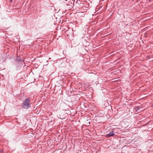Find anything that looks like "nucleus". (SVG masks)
I'll list each match as a JSON object with an SVG mask.
<instances>
[{"mask_svg":"<svg viewBox=\"0 0 153 153\" xmlns=\"http://www.w3.org/2000/svg\"><path fill=\"white\" fill-rule=\"evenodd\" d=\"M30 101L29 100L27 99H26L23 103L22 107L24 109L29 108L30 106Z\"/></svg>","mask_w":153,"mask_h":153,"instance_id":"f257e3e1","label":"nucleus"},{"mask_svg":"<svg viewBox=\"0 0 153 153\" xmlns=\"http://www.w3.org/2000/svg\"><path fill=\"white\" fill-rule=\"evenodd\" d=\"M114 135H115V134H114V131H112L110 132L108 134H107L106 136L109 137H110L113 136Z\"/></svg>","mask_w":153,"mask_h":153,"instance_id":"f03ea898","label":"nucleus"},{"mask_svg":"<svg viewBox=\"0 0 153 153\" xmlns=\"http://www.w3.org/2000/svg\"><path fill=\"white\" fill-rule=\"evenodd\" d=\"M141 108H141L140 107H136L134 108V111L137 112L138 110H140Z\"/></svg>","mask_w":153,"mask_h":153,"instance_id":"7ed1b4c3","label":"nucleus"},{"mask_svg":"<svg viewBox=\"0 0 153 153\" xmlns=\"http://www.w3.org/2000/svg\"><path fill=\"white\" fill-rule=\"evenodd\" d=\"M79 15L81 16L82 17L85 16V14L83 13V12H81L79 13Z\"/></svg>","mask_w":153,"mask_h":153,"instance_id":"20e7f679","label":"nucleus"},{"mask_svg":"<svg viewBox=\"0 0 153 153\" xmlns=\"http://www.w3.org/2000/svg\"><path fill=\"white\" fill-rule=\"evenodd\" d=\"M69 59L68 58H67L66 59V62H69Z\"/></svg>","mask_w":153,"mask_h":153,"instance_id":"39448f33","label":"nucleus"},{"mask_svg":"<svg viewBox=\"0 0 153 153\" xmlns=\"http://www.w3.org/2000/svg\"><path fill=\"white\" fill-rule=\"evenodd\" d=\"M3 150L2 149H0V153H2Z\"/></svg>","mask_w":153,"mask_h":153,"instance_id":"423d86ee","label":"nucleus"},{"mask_svg":"<svg viewBox=\"0 0 153 153\" xmlns=\"http://www.w3.org/2000/svg\"><path fill=\"white\" fill-rule=\"evenodd\" d=\"M11 2H12V0H10Z\"/></svg>","mask_w":153,"mask_h":153,"instance_id":"0eeeda50","label":"nucleus"}]
</instances>
